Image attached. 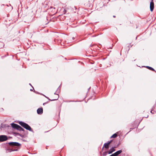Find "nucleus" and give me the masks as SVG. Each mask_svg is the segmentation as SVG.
<instances>
[{
  "label": "nucleus",
  "instance_id": "7ed1b4c3",
  "mask_svg": "<svg viewBox=\"0 0 156 156\" xmlns=\"http://www.w3.org/2000/svg\"><path fill=\"white\" fill-rule=\"evenodd\" d=\"M7 140V137L5 135L0 136V141L3 142Z\"/></svg>",
  "mask_w": 156,
  "mask_h": 156
},
{
  "label": "nucleus",
  "instance_id": "20e7f679",
  "mask_svg": "<svg viewBox=\"0 0 156 156\" xmlns=\"http://www.w3.org/2000/svg\"><path fill=\"white\" fill-rule=\"evenodd\" d=\"M154 8V3L153 2V0L151 2L150 4V9L151 11H152Z\"/></svg>",
  "mask_w": 156,
  "mask_h": 156
},
{
  "label": "nucleus",
  "instance_id": "f3484780",
  "mask_svg": "<svg viewBox=\"0 0 156 156\" xmlns=\"http://www.w3.org/2000/svg\"><path fill=\"white\" fill-rule=\"evenodd\" d=\"M152 111H153L152 110H151V113H152V114H153V113H152Z\"/></svg>",
  "mask_w": 156,
  "mask_h": 156
},
{
  "label": "nucleus",
  "instance_id": "423d86ee",
  "mask_svg": "<svg viewBox=\"0 0 156 156\" xmlns=\"http://www.w3.org/2000/svg\"><path fill=\"white\" fill-rule=\"evenodd\" d=\"M18 126H19V125H18L17 124L14 123H12L11 124L12 127L13 128H14L16 129H17Z\"/></svg>",
  "mask_w": 156,
  "mask_h": 156
},
{
  "label": "nucleus",
  "instance_id": "0eeeda50",
  "mask_svg": "<svg viewBox=\"0 0 156 156\" xmlns=\"http://www.w3.org/2000/svg\"><path fill=\"white\" fill-rule=\"evenodd\" d=\"M115 151V147H112L109 150V151L108 152V153L109 154H111Z\"/></svg>",
  "mask_w": 156,
  "mask_h": 156
},
{
  "label": "nucleus",
  "instance_id": "f03ea898",
  "mask_svg": "<svg viewBox=\"0 0 156 156\" xmlns=\"http://www.w3.org/2000/svg\"><path fill=\"white\" fill-rule=\"evenodd\" d=\"M9 145L12 147H18L20 145V144L16 142H11L9 143Z\"/></svg>",
  "mask_w": 156,
  "mask_h": 156
},
{
  "label": "nucleus",
  "instance_id": "dca6fc26",
  "mask_svg": "<svg viewBox=\"0 0 156 156\" xmlns=\"http://www.w3.org/2000/svg\"><path fill=\"white\" fill-rule=\"evenodd\" d=\"M17 149H16L14 150H13V151H17Z\"/></svg>",
  "mask_w": 156,
  "mask_h": 156
},
{
  "label": "nucleus",
  "instance_id": "39448f33",
  "mask_svg": "<svg viewBox=\"0 0 156 156\" xmlns=\"http://www.w3.org/2000/svg\"><path fill=\"white\" fill-rule=\"evenodd\" d=\"M37 114H41L43 112V108H38L37 110Z\"/></svg>",
  "mask_w": 156,
  "mask_h": 156
},
{
  "label": "nucleus",
  "instance_id": "6ab92c4d",
  "mask_svg": "<svg viewBox=\"0 0 156 156\" xmlns=\"http://www.w3.org/2000/svg\"><path fill=\"white\" fill-rule=\"evenodd\" d=\"M29 85H30V86H32L31 85V84L30 83H29Z\"/></svg>",
  "mask_w": 156,
  "mask_h": 156
},
{
  "label": "nucleus",
  "instance_id": "a211bd4d",
  "mask_svg": "<svg viewBox=\"0 0 156 156\" xmlns=\"http://www.w3.org/2000/svg\"><path fill=\"white\" fill-rule=\"evenodd\" d=\"M113 17H115V16H113Z\"/></svg>",
  "mask_w": 156,
  "mask_h": 156
},
{
  "label": "nucleus",
  "instance_id": "6e6552de",
  "mask_svg": "<svg viewBox=\"0 0 156 156\" xmlns=\"http://www.w3.org/2000/svg\"><path fill=\"white\" fill-rule=\"evenodd\" d=\"M122 152V151L121 150H120L118 151L115 152L114 154L115 156H117L119 154H120Z\"/></svg>",
  "mask_w": 156,
  "mask_h": 156
},
{
  "label": "nucleus",
  "instance_id": "412c9836",
  "mask_svg": "<svg viewBox=\"0 0 156 156\" xmlns=\"http://www.w3.org/2000/svg\"><path fill=\"white\" fill-rule=\"evenodd\" d=\"M45 103H44L43 104V105H45Z\"/></svg>",
  "mask_w": 156,
  "mask_h": 156
},
{
  "label": "nucleus",
  "instance_id": "f8f14e48",
  "mask_svg": "<svg viewBox=\"0 0 156 156\" xmlns=\"http://www.w3.org/2000/svg\"><path fill=\"white\" fill-rule=\"evenodd\" d=\"M146 68L151 70L153 71H155L154 69L153 68H152L151 67H150L149 66H147Z\"/></svg>",
  "mask_w": 156,
  "mask_h": 156
},
{
  "label": "nucleus",
  "instance_id": "9d476101",
  "mask_svg": "<svg viewBox=\"0 0 156 156\" xmlns=\"http://www.w3.org/2000/svg\"><path fill=\"white\" fill-rule=\"evenodd\" d=\"M17 129L20 131H23L24 130V129L19 125Z\"/></svg>",
  "mask_w": 156,
  "mask_h": 156
},
{
  "label": "nucleus",
  "instance_id": "ddd939ff",
  "mask_svg": "<svg viewBox=\"0 0 156 156\" xmlns=\"http://www.w3.org/2000/svg\"><path fill=\"white\" fill-rule=\"evenodd\" d=\"M117 136V135L115 133L111 137V138H115Z\"/></svg>",
  "mask_w": 156,
  "mask_h": 156
},
{
  "label": "nucleus",
  "instance_id": "f257e3e1",
  "mask_svg": "<svg viewBox=\"0 0 156 156\" xmlns=\"http://www.w3.org/2000/svg\"><path fill=\"white\" fill-rule=\"evenodd\" d=\"M19 123L20 125L26 129L31 132L33 131V129H31V127L27 124L21 121Z\"/></svg>",
  "mask_w": 156,
  "mask_h": 156
},
{
  "label": "nucleus",
  "instance_id": "2eb2a0df",
  "mask_svg": "<svg viewBox=\"0 0 156 156\" xmlns=\"http://www.w3.org/2000/svg\"><path fill=\"white\" fill-rule=\"evenodd\" d=\"M54 94H57V95H58V96H57V97H58H58H59L58 95V94H57L56 93H54Z\"/></svg>",
  "mask_w": 156,
  "mask_h": 156
},
{
  "label": "nucleus",
  "instance_id": "aec40b11",
  "mask_svg": "<svg viewBox=\"0 0 156 156\" xmlns=\"http://www.w3.org/2000/svg\"><path fill=\"white\" fill-rule=\"evenodd\" d=\"M30 90L32 91V89H30Z\"/></svg>",
  "mask_w": 156,
  "mask_h": 156
},
{
  "label": "nucleus",
  "instance_id": "9b49d317",
  "mask_svg": "<svg viewBox=\"0 0 156 156\" xmlns=\"http://www.w3.org/2000/svg\"><path fill=\"white\" fill-rule=\"evenodd\" d=\"M104 147L106 149H108L109 148V145H108V144H107L106 143H105L104 144Z\"/></svg>",
  "mask_w": 156,
  "mask_h": 156
},
{
  "label": "nucleus",
  "instance_id": "1a4fd4ad",
  "mask_svg": "<svg viewBox=\"0 0 156 156\" xmlns=\"http://www.w3.org/2000/svg\"><path fill=\"white\" fill-rule=\"evenodd\" d=\"M44 96L46 98H47L50 101H55V100H57V99H58V97H57L56 98V99H52V100H51L48 97L45 96V95H44Z\"/></svg>",
  "mask_w": 156,
  "mask_h": 156
},
{
  "label": "nucleus",
  "instance_id": "4468645a",
  "mask_svg": "<svg viewBox=\"0 0 156 156\" xmlns=\"http://www.w3.org/2000/svg\"><path fill=\"white\" fill-rule=\"evenodd\" d=\"M112 141L111 140L110 141H108V142L107 143H106L107 144H108V145H109V144H110V143H111Z\"/></svg>",
  "mask_w": 156,
  "mask_h": 156
}]
</instances>
